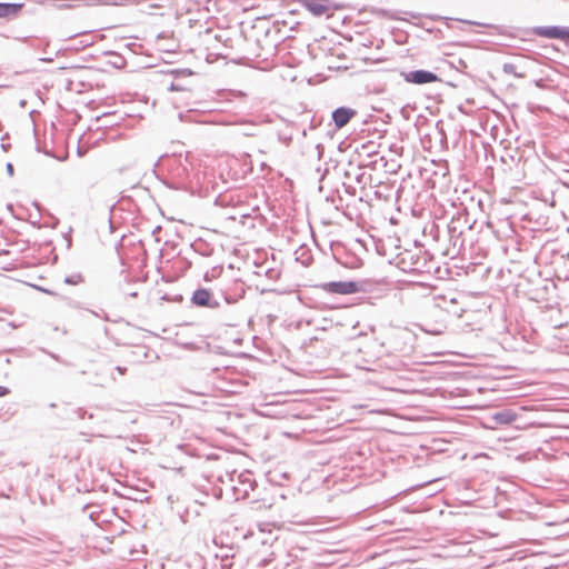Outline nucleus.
I'll use <instances>...</instances> for the list:
<instances>
[{"mask_svg":"<svg viewBox=\"0 0 569 569\" xmlns=\"http://www.w3.org/2000/svg\"><path fill=\"white\" fill-rule=\"evenodd\" d=\"M321 288L336 295H351L361 291L362 286L357 281H330L321 284Z\"/></svg>","mask_w":569,"mask_h":569,"instance_id":"obj_1","label":"nucleus"},{"mask_svg":"<svg viewBox=\"0 0 569 569\" xmlns=\"http://www.w3.org/2000/svg\"><path fill=\"white\" fill-rule=\"evenodd\" d=\"M531 33L548 39H569V28L567 27H535L531 29Z\"/></svg>","mask_w":569,"mask_h":569,"instance_id":"obj_2","label":"nucleus"},{"mask_svg":"<svg viewBox=\"0 0 569 569\" xmlns=\"http://www.w3.org/2000/svg\"><path fill=\"white\" fill-rule=\"evenodd\" d=\"M191 303L197 307L210 309H217L220 306L218 300L213 299L211 292L204 288H199L192 293Z\"/></svg>","mask_w":569,"mask_h":569,"instance_id":"obj_3","label":"nucleus"},{"mask_svg":"<svg viewBox=\"0 0 569 569\" xmlns=\"http://www.w3.org/2000/svg\"><path fill=\"white\" fill-rule=\"evenodd\" d=\"M402 76L407 82L415 84H426L439 80L436 73L427 70H413L409 72H403Z\"/></svg>","mask_w":569,"mask_h":569,"instance_id":"obj_4","label":"nucleus"},{"mask_svg":"<svg viewBox=\"0 0 569 569\" xmlns=\"http://www.w3.org/2000/svg\"><path fill=\"white\" fill-rule=\"evenodd\" d=\"M169 161L173 177L183 180L189 176L191 163L188 161L187 157H172Z\"/></svg>","mask_w":569,"mask_h":569,"instance_id":"obj_5","label":"nucleus"},{"mask_svg":"<svg viewBox=\"0 0 569 569\" xmlns=\"http://www.w3.org/2000/svg\"><path fill=\"white\" fill-rule=\"evenodd\" d=\"M357 114V111L349 107H339L332 111V121L338 129L343 128Z\"/></svg>","mask_w":569,"mask_h":569,"instance_id":"obj_6","label":"nucleus"},{"mask_svg":"<svg viewBox=\"0 0 569 569\" xmlns=\"http://www.w3.org/2000/svg\"><path fill=\"white\" fill-rule=\"evenodd\" d=\"M301 2L316 17H321L330 11L328 0H301Z\"/></svg>","mask_w":569,"mask_h":569,"instance_id":"obj_7","label":"nucleus"},{"mask_svg":"<svg viewBox=\"0 0 569 569\" xmlns=\"http://www.w3.org/2000/svg\"><path fill=\"white\" fill-rule=\"evenodd\" d=\"M23 3H0V18L16 17Z\"/></svg>","mask_w":569,"mask_h":569,"instance_id":"obj_8","label":"nucleus"},{"mask_svg":"<svg viewBox=\"0 0 569 569\" xmlns=\"http://www.w3.org/2000/svg\"><path fill=\"white\" fill-rule=\"evenodd\" d=\"M517 418V415L510 410H502L493 415V420L500 425H510Z\"/></svg>","mask_w":569,"mask_h":569,"instance_id":"obj_9","label":"nucleus"},{"mask_svg":"<svg viewBox=\"0 0 569 569\" xmlns=\"http://www.w3.org/2000/svg\"><path fill=\"white\" fill-rule=\"evenodd\" d=\"M254 130L256 127L253 124H240L236 128L234 133L244 137H253L256 136Z\"/></svg>","mask_w":569,"mask_h":569,"instance_id":"obj_10","label":"nucleus"},{"mask_svg":"<svg viewBox=\"0 0 569 569\" xmlns=\"http://www.w3.org/2000/svg\"><path fill=\"white\" fill-rule=\"evenodd\" d=\"M516 66L513 63H505L502 70L505 73L515 74L516 77H523L522 74L517 73Z\"/></svg>","mask_w":569,"mask_h":569,"instance_id":"obj_11","label":"nucleus"},{"mask_svg":"<svg viewBox=\"0 0 569 569\" xmlns=\"http://www.w3.org/2000/svg\"><path fill=\"white\" fill-rule=\"evenodd\" d=\"M82 280L81 276L78 274V276H69L64 279V282L66 283H69V284H77L79 283L80 281Z\"/></svg>","mask_w":569,"mask_h":569,"instance_id":"obj_12","label":"nucleus"},{"mask_svg":"<svg viewBox=\"0 0 569 569\" xmlns=\"http://www.w3.org/2000/svg\"><path fill=\"white\" fill-rule=\"evenodd\" d=\"M6 169H7L8 174L10 177H12L13 172H14L13 164L11 162H8L7 166H6Z\"/></svg>","mask_w":569,"mask_h":569,"instance_id":"obj_13","label":"nucleus"},{"mask_svg":"<svg viewBox=\"0 0 569 569\" xmlns=\"http://www.w3.org/2000/svg\"><path fill=\"white\" fill-rule=\"evenodd\" d=\"M183 88L176 84L174 82H172L169 87H168V90L170 91H179V90H182Z\"/></svg>","mask_w":569,"mask_h":569,"instance_id":"obj_14","label":"nucleus"},{"mask_svg":"<svg viewBox=\"0 0 569 569\" xmlns=\"http://www.w3.org/2000/svg\"><path fill=\"white\" fill-rule=\"evenodd\" d=\"M10 393L9 388L0 386V397H4Z\"/></svg>","mask_w":569,"mask_h":569,"instance_id":"obj_15","label":"nucleus"},{"mask_svg":"<svg viewBox=\"0 0 569 569\" xmlns=\"http://www.w3.org/2000/svg\"><path fill=\"white\" fill-rule=\"evenodd\" d=\"M116 370H117L120 375H124V373H126V371H127V368L118 366V367H116Z\"/></svg>","mask_w":569,"mask_h":569,"instance_id":"obj_16","label":"nucleus"},{"mask_svg":"<svg viewBox=\"0 0 569 569\" xmlns=\"http://www.w3.org/2000/svg\"><path fill=\"white\" fill-rule=\"evenodd\" d=\"M48 355H50V357H52L54 360L62 362V360L57 355L51 353V352H48Z\"/></svg>","mask_w":569,"mask_h":569,"instance_id":"obj_17","label":"nucleus"},{"mask_svg":"<svg viewBox=\"0 0 569 569\" xmlns=\"http://www.w3.org/2000/svg\"><path fill=\"white\" fill-rule=\"evenodd\" d=\"M457 66L466 67L465 62L461 59L458 60Z\"/></svg>","mask_w":569,"mask_h":569,"instance_id":"obj_18","label":"nucleus"},{"mask_svg":"<svg viewBox=\"0 0 569 569\" xmlns=\"http://www.w3.org/2000/svg\"><path fill=\"white\" fill-rule=\"evenodd\" d=\"M457 66L466 67L465 62L461 59L458 60Z\"/></svg>","mask_w":569,"mask_h":569,"instance_id":"obj_19","label":"nucleus"},{"mask_svg":"<svg viewBox=\"0 0 569 569\" xmlns=\"http://www.w3.org/2000/svg\"><path fill=\"white\" fill-rule=\"evenodd\" d=\"M369 329H370L371 332L375 331V327H372V326H370Z\"/></svg>","mask_w":569,"mask_h":569,"instance_id":"obj_20","label":"nucleus"},{"mask_svg":"<svg viewBox=\"0 0 569 569\" xmlns=\"http://www.w3.org/2000/svg\"><path fill=\"white\" fill-rule=\"evenodd\" d=\"M99 3L107 4L109 2L108 1H99Z\"/></svg>","mask_w":569,"mask_h":569,"instance_id":"obj_21","label":"nucleus"}]
</instances>
